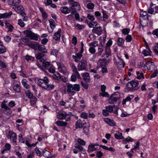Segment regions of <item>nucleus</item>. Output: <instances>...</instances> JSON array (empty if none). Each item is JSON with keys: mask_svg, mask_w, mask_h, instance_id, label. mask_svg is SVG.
<instances>
[{"mask_svg": "<svg viewBox=\"0 0 158 158\" xmlns=\"http://www.w3.org/2000/svg\"><path fill=\"white\" fill-rule=\"evenodd\" d=\"M12 14V13L11 11H10L8 13H6L4 14H0V19L9 18Z\"/></svg>", "mask_w": 158, "mask_h": 158, "instance_id": "obj_22", "label": "nucleus"}, {"mask_svg": "<svg viewBox=\"0 0 158 158\" xmlns=\"http://www.w3.org/2000/svg\"><path fill=\"white\" fill-rule=\"evenodd\" d=\"M77 9H76L75 8H74L72 7H70L69 9V13L70 12L72 15H75V13L77 12Z\"/></svg>", "mask_w": 158, "mask_h": 158, "instance_id": "obj_38", "label": "nucleus"}, {"mask_svg": "<svg viewBox=\"0 0 158 158\" xmlns=\"http://www.w3.org/2000/svg\"><path fill=\"white\" fill-rule=\"evenodd\" d=\"M104 121L110 126H115L116 123L113 120H111L107 118H105Z\"/></svg>", "mask_w": 158, "mask_h": 158, "instance_id": "obj_23", "label": "nucleus"}, {"mask_svg": "<svg viewBox=\"0 0 158 158\" xmlns=\"http://www.w3.org/2000/svg\"><path fill=\"white\" fill-rule=\"evenodd\" d=\"M15 11L18 13L20 14L22 16H23L25 14V12L23 11L24 9L21 6H17V8H15Z\"/></svg>", "mask_w": 158, "mask_h": 158, "instance_id": "obj_15", "label": "nucleus"}, {"mask_svg": "<svg viewBox=\"0 0 158 158\" xmlns=\"http://www.w3.org/2000/svg\"><path fill=\"white\" fill-rule=\"evenodd\" d=\"M77 142L80 145L83 146L85 145V142L81 139H78Z\"/></svg>", "mask_w": 158, "mask_h": 158, "instance_id": "obj_57", "label": "nucleus"}, {"mask_svg": "<svg viewBox=\"0 0 158 158\" xmlns=\"http://www.w3.org/2000/svg\"><path fill=\"white\" fill-rule=\"evenodd\" d=\"M76 128H82L83 127L82 121L80 119L78 120L76 123Z\"/></svg>", "mask_w": 158, "mask_h": 158, "instance_id": "obj_33", "label": "nucleus"}, {"mask_svg": "<svg viewBox=\"0 0 158 158\" xmlns=\"http://www.w3.org/2000/svg\"><path fill=\"white\" fill-rule=\"evenodd\" d=\"M69 4L71 6L74 7L77 10H79L80 8V5L77 2H75L74 1H69Z\"/></svg>", "mask_w": 158, "mask_h": 158, "instance_id": "obj_9", "label": "nucleus"}, {"mask_svg": "<svg viewBox=\"0 0 158 158\" xmlns=\"http://www.w3.org/2000/svg\"><path fill=\"white\" fill-rule=\"evenodd\" d=\"M77 78H80L79 73H73L71 77V81H75L76 80Z\"/></svg>", "mask_w": 158, "mask_h": 158, "instance_id": "obj_21", "label": "nucleus"}, {"mask_svg": "<svg viewBox=\"0 0 158 158\" xmlns=\"http://www.w3.org/2000/svg\"><path fill=\"white\" fill-rule=\"evenodd\" d=\"M50 25V27L53 30V29L55 27V25L56 24L55 22V21L52 19H50L49 20Z\"/></svg>", "mask_w": 158, "mask_h": 158, "instance_id": "obj_34", "label": "nucleus"}, {"mask_svg": "<svg viewBox=\"0 0 158 158\" xmlns=\"http://www.w3.org/2000/svg\"><path fill=\"white\" fill-rule=\"evenodd\" d=\"M109 112L106 109L102 110V114L104 116H107L109 115Z\"/></svg>", "mask_w": 158, "mask_h": 158, "instance_id": "obj_61", "label": "nucleus"}, {"mask_svg": "<svg viewBox=\"0 0 158 158\" xmlns=\"http://www.w3.org/2000/svg\"><path fill=\"white\" fill-rule=\"evenodd\" d=\"M6 133L7 138L10 140H12L13 142L15 143V144L17 145L16 134L11 131H8L6 132Z\"/></svg>", "mask_w": 158, "mask_h": 158, "instance_id": "obj_6", "label": "nucleus"}, {"mask_svg": "<svg viewBox=\"0 0 158 158\" xmlns=\"http://www.w3.org/2000/svg\"><path fill=\"white\" fill-rule=\"evenodd\" d=\"M35 81L36 84L41 87L43 89H44V88H45V85H44V83H43V82L42 79L39 78H36L35 79Z\"/></svg>", "mask_w": 158, "mask_h": 158, "instance_id": "obj_14", "label": "nucleus"}, {"mask_svg": "<svg viewBox=\"0 0 158 158\" xmlns=\"http://www.w3.org/2000/svg\"><path fill=\"white\" fill-rule=\"evenodd\" d=\"M45 88H44V89H49V90H51L53 89L54 88V85L53 84H47L45 86Z\"/></svg>", "mask_w": 158, "mask_h": 158, "instance_id": "obj_36", "label": "nucleus"}, {"mask_svg": "<svg viewBox=\"0 0 158 158\" xmlns=\"http://www.w3.org/2000/svg\"><path fill=\"white\" fill-rule=\"evenodd\" d=\"M24 33L26 35V36L30 38L31 40H37L39 35L35 34L29 30H27L24 31Z\"/></svg>", "mask_w": 158, "mask_h": 158, "instance_id": "obj_5", "label": "nucleus"}, {"mask_svg": "<svg viewBox=\"0 0 158 158\" xmlns=\"http://www.w3.org/2000/svg\"><path fill=\"white\" fill-rule=\"evenodd\" d=\"M139 82L135 80L129 82L127 84L126 86L129 90H137L139 88L138 86Z\"/></svg>", "mask_w": 158, "mask_h": 158, "instance_id": "obj_2", "label": "nucleus"}, {"mask_svg": "<svg viewBox=\"0 0 158 158\" xmlns=\"http://www.w3.org/2000/svg\"><path fill=\"white\" fill-rule=\"evenodd\" d=\"M42 81L43 83H44V85H46L47 84H48L49 82V80L47 77H44L43 79H42Z\"/></svg>", "mask_w": 158, "mask_h": 158, "instance_id": "obj_52", "label": "nucleus"}, {"mask_svg": "<svg viewBox=\"0 0 158 158\" xmlns=\"http://www.w3.org/2000/svg\"><path fill=\"white\" fill-rule=\"evenodd\" d=\"M21 2V1H9L8 3L9 4L13 6H16L18 5Z\"/></svg>", "mask_w": 158, "mask_h": 158, "instance_id": "obj_27", "label": "nucleus"}, {"mask_svg": "<svg viewBox=\"0 0 158 158\" xmlns=\"http://www.w3.org/2000/svg\"><path fill=\"white\" fill-rule=\"evenodd\" d=\"M44 56V53H38V54H37L35 56V57L36 59H41L42 57H43Z\"/></svg>", "mask_w": 158, "mask_h": 158, "instance_id": "obj_47", "label": "nucleus"}, {"mask_svg": "<svg viewBox=\"0 0 158 158\" xmlns=\"http://www.w3.org/2000/svg\"><path fill=\"white\" fill-rule=\"evenodd\" d=\"M70 65L72 68V69L73 72V73H78L77 71V70L76 66L74 64L71 63L70 64Z\"/></svg>", "mask_w": 158, "mask_h": 158, "instance_id": "obj_39", "label": "nucleus"}, {"mask_svg": "<svg viewBox=\"0 0 158 158\" xmlns=\"http://www.w3.org/2000/svg\"><path fill=\"white\" fill-rule=\"evenodd\" d=\"M25 94L26 96L29 99H31L34 97L33 94L29 90H27L25 92Z\"/></svg>", "mask_w": 158, "mask_h": 158, "instance_id": "obj_30", "label": "nucleus"}, {"mask_svg": "<svg viewBox=\"0 0 158 158\" xmlns=\"http://www.w3.org/2000/svg\"><path fill=\"white\" fill-rule=\"evenodd\" d=\"M1 106L2 108L4 109V110L6 111L7 110H10V108L7 106L6 104L1 103Z\"/></svg>", "mask_w": 158, "mask_h": 158, "instance_id": "obj_55", "label": "nucleus"}, {"mask_svg": "<svg viewBox=\"0 0 158 158\" xmlns=\"http://www.w3.org/2000/svg\"><path fill=\"white\" fill-rule=\"evenodd\" d=\"M113 96H117V97H113L112 98H110L109 99L110 102V104H114L117 102L119 100L120 97V94L119 92H117L113 94Z\"/></svg>", "mask_w": 158, "mask_h": 158, "instance_id": "obj_7", "label": "nucleus"}, {"mask_svg": "<svg viewBox=\"0 0 158 158\" xmlns=\"http://www.w3.org/2000/svg\"><path fill=\"white\" fill-rule=\"evenodd\" d=\"M87 24L90 28L95 27L98 24L97 21H92L91 22L87 21Z\"/></svg>", "mask_w": 158, "mask_h": 158, "instance_id": "obj_25", "label": "nucleus"}, {"mask_svg": "<svg viewBox=\"0 0 158 158\" xmlns=\"http://www.w3.org/2000/svg\"><path fill=\"white\" fill-rule=\"evenodd\" d=\"M130 31V30L129 28H124L122 30V33L124 35H127Z\"/></svg>", "mask_w": 158, "mask_h": 158, "instance_id": "obj_54", "label": "nucleus"}, {"mask_svg": "<svg viewBox=\"0 0 158 158\" xmlns=\"http://www.w3.org/2000/svg\"><path fill=\"white\" fill-rule=\"evenodd\" d=\"M124 40L123 39L119 38L118 39L117 43L118 46H121L124 43Z\"/></svg>", "mask_w": 158, "mask_h": 158, "instance_id": "obj_40", "label": "nucleus"}, {"mask_svg": "<svg viewBox=\"0 0 158 158\" xmlns=\"http://www.w3.org/2000/svg\"><path fill=\"white\" fill-rule=\"evenodd\" d=\"M67 115L66 114L61 113L57 115V117L60 119H62L65 118Z\"/></svg>", "mask_w": 158, "mask_h": 158, "instance_id": "obj_42", "label": "nucleus"}, {"mask_svg": "<svg viewBox=\"0 0 158 158\" xmlns=\"http://www.w3.org/2000/svg\"><path fill=\"white\" fill-rule=\"evenodd\" d=\"M37 49L40 51L41 52L43 53H47V51L45 46L43 45H40L39 43L38 46L37 47Z\"/></svg>", "mask_w": 158, "mask_h": 158, "instance_id": "obj_20", "label": "nucleus"}, {"mask_svg": "<svg viewBox=\"0 0 158 158\" xmlns=\"http://www.w3.org/2000/svg\"><path fill=\"white\" fill-rule=\"evenodd\" d=\"M119 61L118 62L115 61V64L117 67H120L123 68L124 67L125 63L122 59L120 58L119 57H118Z\"/></svg>", "mask_w": 158, "mask_h": 158, "instance_id": "obj_11", "label": "nucleus"}, {"mask_svg": "<svg viewBox=\"0 0 158 158\" xmlns=\"http://www.w3.org/2000/svg\"><path fill=\"white\" fill-rule=\"evenodd\" d=\"M151 51L146 50H144L143 52L142 53L145 56H147L150 55Z\"/></svg>", "mask_w": 158, "mask_h": 158, "instance_id": "obj_56", "label": "nucleus"}, {"mask_svg": "<svg viewBox=\"0 0 158 158\" xmlns=\"http://www.w3.org/2000/svg\"><path fill=\"white\" fill-rule=\"evenodd\" d=\"M30 101V104L31 105H34L35 104L36 102H37V98L35 97H34Z\"/></svg>", "mask_w": 158, "mask_h": 158, "instance_id": "obj_49", "label": "nucleus"}, {"mask_svg": "<svg viewBox=\"0 0 158 158\" xmlns=\"http://www.w3.org/2000/svg\"><path fill=\"white\" fill-rule=\"evenodd\" d=\"M67 94L70 96H73L76 93V91L80 90V86L79 85L77 84H69L67 86Z\"/></svg>", "mask_w": 158, "mask_h": 158, "instance_id": "obj_1", "label": "nucleus"}, {"mask_svg": "<svg viewBox=\"0 0 158 158\" xmlns=\"http://www.w3.org/2000/svg\"><path fill=\"white\" fill-rule=\"evenodd\" d=\"M35 151L37 155L40 157L42 156L41 152L38 148L36 147L35 149Z\"/></svg>", "mask_w": 158, "mask_h": 158, "instance_id": "obj_50", "label": "nucleus"}, {"mask_svg": "<svg viewBox=\"0 0 158 158\" xmlns=\"http://www.w3.org/2000/svg\"><path fill=\"white\" fill-rule=\"evenodd\" d=\"M6 49L3 44H0V53L3 54L6 52Z\"/></svg>", "mask_w": 158, "mask_h": 158, "instance_id": "obj_35", "label": "nucleus"}, {"mask_svg": "<svg viewBox=\"0 0 158 158\" xmlns=\"http://www.w3.org/2000/svg\"><path fill=\"white\" fill-rule=\"evenodd\" d=\"M98 146H99L98 144L90 143L88 146V151L91 152L96 150L98 149Z\"/></svg>", "mask_w": 158, "mask_h": 158, "instance_id": "obj_12", "label": "nucleus"}, {"mask_svg": "<svg viewBox=\"0 0 158 158\" xmlns=\"http://www.w3.org/2000/svg\"><path fill=\"white\" fill-rule=\"evenodd\" d=\"M87 66V62L86 60L84 59H82L79 61L78 64V71L86 70Z\"/></svg>", "mask_w": 158, "mask_h": 158, "instance_id": "obj_4", "label": "nucleus"}, {"mask_svg": "<svg viewBox=\"0 0 158 158\" xmlns=\"http://www.w3.org/2000/svg\"><path fill=\"white\" fill-rule=\"evenodd\" d=\"M99 96H102L103 97H109V94L107 92L104 91L100 93Z\"/></svg>", "mask_w": 158, "mask_h": 158, "instance_id": "obj_51", "label": "nucleus"}, {"mask_svg": "<svg viewBox=\"0 0 158 158\" xmlns=\"http://www.w3.org/2000/svg\"><path fill=\"white\" fill-rule=\"evenodd\" d=\"M45 150V152L44 151H43V156L47 157H48V156L50 154V152L48 151Z\"/></svg>", "mask_w": 158, "mask_h": 158, "instance_id": "obj_62", "label": "nucleus"}, {"mask_svg": "<svg viewBox=\"0 0 158 158\" xmlns=\"http://www.w3.org/2000/svg\"><path fill=\"white\" fill-rule=\"evenodd\" d=\"M146 67L147 69L151 71H153L155 68V65L154 62H152L148 61L144 64L143 67Z\"/></svg>", "mask_w": 158, "mask_h": 158, "instance_id": "obj_8", "label": "nucleus"}, {"mask_svg": "<svg viewBox=\"0 0 158 158\" xmlns=\"http://www.w3.org/2000/svg\"><path fill=\"white\" fill-rule=\"evenodd\" d=\"M60 74L58 72L56 73H55L52 76V77L54 79L58 80H60Z\"/></svg>", "mask_w": 158, "mask_h": 158, "instance_id": "obj_37", "label": "nucleus"}, {"mask_svg": "<svg viewBox=\"0 0 158 158\" xmlns=\"http://www.w3.org/2000/svg\"><path fill=\"white\" fill-rule=\"evenodd\" d=\"M0 67L1 69H5L7 67V65L6 64L2 61H0Z\"/></svg>", "mask_w": 158, "mask_h": 158, "instance_id": "obj_46", "label": "nucleus"}, {"mask_svg": "<svg viewBox=\"0 0 158 158\" xmlns=\"http://www.w3.org/2000/svg\"><path fill=\"white\" fill-rule=\"evenodd\" d=\"M13 88L14 90L18 93H19L21 92L20 87L19 84L14 85Z\"/></svg>", "mask_w": 158, "mask_h": 158, "instance_id": "obj_31", "label": "nucleus"}, {"mask_svg": "<svg viewBox=\"0 0 158 158\" xmlns=\"http://www.w3.org/2000/svg\"><path fill=\"white\" fill-rule=\"evenodd\" d=\"M92 31L93 33L97 34L98 35H101L102 32V28L100 26L94 27Z\"/></svg>", "mask_w": 158, "mask_h": 158, "instance_id": "obj_10", "label": "nucleus"}, {"mask_svg": "<svg viewBox=\"0 0 158 158\" xmlns=\"http://www.w3.org/2000/svg\"><path fill=\"white\" fill-rule=\"evenodd\" d=\"M114 137L117 139H124V137L122 135V133L118 132L114 134Z\"/></svg>", "mask_w": 158, "mask_h": 158, "instance_id": "obj_26", "label": "nucleus"}, {"mask_svg": "<svg viewBox=\"0 0 158 158\" xmlns=\"http://www.w3.org/2000/svg\"><path fill=\"white\" fill-rule=\"evenodd\" d=\"M136 74L137 75V78L138 79H140L142 78L143 79L144 78L143 74L142 73H140L139 72H137Z\"/></svg>", "mask_w": 158, "mask_h": 158, "instance_id": "obj_45", "label": "nucleus"}, {"mask_svg": "<svg viewBox=\"0 0 158 158\" xmlns=\"http://www.w3.org/2000/svg\"><path fill=\"white\" fill-rule=\"evenodd\" d=\"M87 127L84 126L83 127L84 133L85 134H87L89 131V124L88 123H87Z\"/></svg>", "mask_w": 158, "mask_h": 158, "instance_id": "obj_48", "label": "nucleus"}, {"mask_svg": "<svg viewBox=\"0 0 158 158\" xmlns=\"http://www.w3.org/2000/svg\"><path fill=\"white\" fill-rule=\"evenodd\" d=\"M75 147L77 149L78 151H82L84 150L83 148L80 144H76Z\"/></svg>", "mask_w": 158, "mask_h": 158, "instance_id": "obj_41", "label": "nucleus"}, {"mask_svg": "<svg viewBox=\"0 0 158 158\" xmlns=\"http://www.w3.org/2000/svg\"><path fill=\"white\" fill-rule=\"evenodd\" d=\"M83 55L81 53L79 52L76 53V55H73V58L75 59V61L76 62H78L80 61L81 58Z\"/></svg>", "mask_w": 158, "mask_h": 158, "instance_id": "obj_16", "label": "nucleus"}, {"mask_svg": "<svg viewBox=\"0 0 158 158\" xmlns=\"http://www.w3.org/2000/svg\"><path fill=\"white\" fill-rule=\"evenodd\" d=\"M34 57L31 56H29L27 55L25 56V59L27 61H28L30 60H34Z\"/></svg>", "mask_w": 158, "mask_h": 158, "instance_id": "obj_58", "label": "nucleus"}, {"mask_svg": "<svg viewBox=\"0 0 158 158\" xmlns=\"http://www.w3.org/2000/svg\"><path fill=\"white\" fill-rule=\"evenodd\" d=\"M158 73V70L156 69V70L150 76V78H154L156 77L157 76V74Z\"/></svg>", "mask_w": 158, "mask_h": 158, "instance_id": "obj_63", "label": "nucleus"}, {"mask_svg": "<svg viewBox=\"0 0 158 158\" xmlns=\"http://www.w3.org/2000/svg\"><path fill=\"white\" fill-rule=\"evenodd\" d=\"M61 31V29L60 28L58 29V31L56 32L54 35L53 38L56 40H58L60 39Z\"/></svg>", "mask_w": 158, "mask_h": 158, "instance_id": "obj_17", "label": "nucleus"}, {"mask_svg": "<svg viewBox=\"0 0 158 158\" xmlns=\"http://www.w3.org/2000/svg\"><path fill=\"white\" fill-rule=\"evenodd\" d=\"M133 139L130 137L128 136L127 138L124 139L123 141V143H126L127 142H132Z\"/></svg>", "mask_w": 158, "mask_h": 158, "instance_id": "obj_43", "label": "nucleus"}, {"mask_svg": "<svg viewBox=\"0 0 158 158\" xmlns=\"http://www.w3.org/2000/svg\"><path fill=\"white\" fill-rule=\"evenodd\" d=\"M112 40L110 39L106 44L105 47V53L104 55V56H105L106 59L108 58L109 56L111 55V51L110 47L112 45Z\"/></svg>", "mask_w": 158, "mask_h": 158, "instance_id": "obj_3", "label": "nucleus"}, {"mask_svg": "<svg viewBox=\"0 0 158 158\" xmlns=\"http://www.w3.org/2000/svg\"><path fill=\"white\" fill-rule=\"evenodd\" d=\"M94 5L93 3H89L87 5V8L89 9H92L94 8Z\"/></svg>", "mask_w": 158, "mask_h": 158, "instance_id": "obj_59", "label": "nucleus"}, {"mask_svg": "<svg viewBox=\"0 0 158 158\" xmlns=\"http://www.w3.org/2000/svg\"><path fill=\"white\" fill-rule=\"evenodd\" d=\"M4 149L6 150H9L10 149L11 146L8 143H6L4 146Z\"/></svg>", "mask_w": 158, "mask_h": 158, "instance_id": "obj_60", "label": "nucleus"}, {"mask_svg": "<svg viewBox=\"0 0 158 158\" xmlns=\"http://www.w3.org/2000/svg\"><path fill=\"white\" fill-rule=\"evenodd\" d=\"M105 108L110 113L113 112V106H112L110 105L107 106L105 107Z\"/></svg>", "mask_w": 158, "mask_h": 158, "instance_id": "obj_44", "label": "nucleus"}, {"mask_svg": "<svg viewBox=\"0 0 158 158\" xmlns=\"http://www.w3.org/2000/svg\"><path fill=\"white\" fill-rule=\"evenodd\" d=\"M27 82L26 79H23L22 81V85L26 89H28L30 87V85L27 83Z\"/></svg>", "mask_w": 158, "mask_h": 158, "instance_id": "obj_29", "label": "nucleus"}, {"mask_svg": "<svg viewBox=\"0 0 158 158\" xmlns=\"http://www.w3.org/2000/svg\"><path fill=\"white\" fill-rule=\"evenodd\" d=\"M83 80L86 82H89L90 81V78L89 74L87 73H84L82 74Z\"/></svg>", "mask_w": 158, "mask_h": 158, "instance_id": "obj_19", "label": "nucleus"}, {"mask_svg": "<svg viewBox=\"0 0 158 158\" xmlns=\"http://www.w3.org/2000/svg\"><path fill=\"white\" fill-rule=\"evenodd\" d=\"M103 50V47L102 44L98 46V50L96 51V54L97 56H100Z\"/></svg>", "mask_w": 158, "mask_h": 158, "instance_id": "obj_24", "label": "nucleus"}, {"mask_svg": "<svg viewBox=\"0 0 158 158\" xmlns=\"http://www.w3.org/2000/svg\"><path fill=\"white\" fill-rule=\"evenodd\" d=\"M39 43L38 42L31 41L27 43V45L31 47L35 50L37 49V48L38 46Z\"/></svg>", "mask_w": 158, "mask_h": 158, "instance_id": "obj_13", "label": "nucleus"}, {"mask_svg": "<svg viewBox=\"0 0 158 158\" xmlns=\"http://www.w3.org/2000/svg\"><path fill=\"white\" fill-rule=\"evenodd\" d=\"M153 50L156 55H158V43L156 44V45L154 47Z\"/></svg>", "mask_w": 158, "mask_h": 158, "instance_id": "obj_64", "label": "nucleus"}, {"mask_svg": "<svg viewBox=\"0 0 158 158\" xmlns=\"http://www.w3.org/2000/svg\"><path fill=\"white\" fill-rule=\"evenodd\" d=\"M69 8H68L67 6H64V7H62L60 8V10L63 13L66 14L69 13Z\"/></svg>", "mask_w": 158, "mask_h": 158, "instance_id": "obj_32", "label": "nucleus"}, {"mask_svg": "<svg viewBox=\"0 0 158 158\" xmlns=\"http://www.w3.org/2000/svg\"><path fill=\"white\" fill-rule=\"evenodd\" d=\"M56 124L59 126H65L67 125L66 122L58 120L56 122Z\"/></svg>", "mask_w": 158, "mask_h": 158, "instance_id": "obj_28", "label": "nucleus"}, {"mask_svg": "<svg viewBox=\"0 0 158 158\" xmlns=\"http://www.w3.org/2000/svg\"><path fill=\"white\" fill-rule=\"evenodd\" d=\"M18 24L21 27H24L25 23L21 19H19L18 20Z\"/></svg>", "mask_w": 158, "mask_h": 158, "instance_id": "obj_53", "label": "nucleus"}, {"mask_svg": "<svg viewBox=\"0 0 158 158\" xmlns=\"http://www.w3.org/2000/svg\"><path fill=\"white\" fill-rule=\"evenodd\" d=\"M58 69L60 72L62 73L65 74L66 72V69L65 67L63 65H61L60 64H58Z\"/></svg>", "mask_w": 158, "mask_h": 158, "instance_id": "obj_18", "label": "nucleus"}]
</instances>
